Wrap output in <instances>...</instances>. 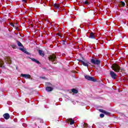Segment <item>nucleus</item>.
<instances>
[{
  "instance_id": "obj_8",
  "label": "nucleus",
  "mask_w": 128,
  "mask_h": 128,
  "mask_svg": "<svg viewBox=\"0 0 128 128\" xmlns=\"http://www.w3.org/2000/svg\"><path fill=\"white\" fill-rule=\"evenodd\" d=\"M21 76L24 78H30L31 76L28 74H21Z\"/></svg>"
},
{
  "instance_id": "obj_17",
  "label": "nucleus",
  "mask_w": 128,
  "mask_h": 128,
  "mask_svg": "<svg viewBox=\"0 0 128 128\" xmlns=\"http://www.w3.org/2000/svg\"><path fill=\"white\" fill-rule=\"evenodd\" d=\"M3 66H4V62H2V59H0V68H2Z\"/></svg>"
},
{
  "instance_id": "obj_24",
  "label": "nucleus",
  "mask_w": 128,
  "mask_h": 128,
  "mask_svg": "<svg viewBox=\"0 0 128 128\" xmlns=\"http://www.w3.org/2000/svg\"><path fill=\"white\" fill-rule=\"evenodd\" d=\"M84 128H86V127L88 126V124H84Z\"/></svg>"
},
{
  "instance_id": "obj_11",
  "label": "nucleus",
  "mask_w": 128,
  "mask_h": 128,
  "mask_svg": "<svg viewBox=\"0 0 128 128\" xmlns=\"http://www.w3.org/2000/svg\"><path fill=\"white\" fill-rule=\"evenodd\" d=\"M90 38H96V34H94V32H91L90 34Z\"/></svg>"
},
{
  "instance_id": "obj_3",
  "label": "nucleus",
  "mask_w": 128,
  "mask_h": 128,
  "mask_svg": "<svg viewBox=\"0 0 128 128\" xmlns=\"http://www.w3.org/2000/svg\"><path fill=\"white\" fill-rule=\"evenodd\" d=\"M91 62L93 64H100V60L96 58H92L91 59Z\"/></svg>"
},
{
  "instance_id": "obj_5",
  "label": "nucleus",
  "mask_w": 128,
  "mask_h": 128,
  "mask_svg": "<svg viewBox=\"0 0 128 128\" xmlns=\"http://www.w3.org/2000/svg\"><path fill=\"white\" fill-rule=\"evenodd\" d=\"M110 76L111 78H114V80H116V78H118V75H116V73H114V71L110 72Z\"/></svg>"
},
{
  "instance_id": "obj_14",
  "label": "nucleus",
  "mask_w": 128,
  "mask_h": 128,
  "mask_svg": "<svg viewBox=\"0 0 128 128\" xmlns=\"http://www.w3.org/2000/svg\"><path fill=\"white\" fill-rule=\"evenodd\" d=\"M68 120L69 122H70V124H74V120L72 118L68 119Z\"/></svg>"
},
{
  "instance_id": "obj_10",
  "label": "nucleus",
  "mask_w": 128,
  "mask_h": 128,
  "mask_svg": "<svg viewBox=\"0 0 128 128\" xmlns=\"http://www.w3.org/2000/svg\"><path fill=\"white\" fill-rule=\"evenodd\" d=\"M3 116L5 120H8L10 118V114L6 113L3 115Z\"/></svg>"
},
{
  "instance_id": "obj_27",
  "label": "nucleus",
  "mask_w": 128,
  "mask_h": 128,
  "mask_svg": "<svg viewBox=\"0 0 128 128\" xmlns=\"http://www.w3.org/2000/svg\"><path fill=\"white\" fill-rule=\"evenodd\" d=\"M42 78L46 79V78H44V77H42Z\"/></svg>"
},
{
  "instance_id": "obj_23",
  "label": "nucleus",
  "mask_w": 128,
  "mask_h": 128,
  "mask_svg": "<svg viewBox=\"0 0 128 128\" xmlns=\"http://www.w3.org/2000/svg\"><path fill=\"white\" fill-rule=\"evenodd\" d=\"M104 114H100V118H104Z\"/></svg>"
},
{
  "instance_id": "obj_1",
  "label": "nucleus",
  "mask_w": 128,
  "mask_h": 128,
  "mask_svg": "<svg viewBox=\"0 0 128 128\" xmlns=\"http://www.w3.org/2000/svg\"><path fill=\"white\" fill-rule=\"evenodd\" d=\"M112 68L116 72H120V66L116 64H113L112 66Z\"/></svg>"
},
{
  "instance_id": "obj_20",
  "label": "nucleus",
  "mask_w": 128,
  "mask_h": 128,
  "mask_svg": "<svg viewBox=\"0 0 128 128\" xmlns=\"http://www.w3.org/2000/svg\"><path fill=\"white\" fill-rule=\"evenodd\" d=\"M17 44H18V46H22V47L23 46L22 44L20 43V42L18 41H17Z\"/></svg>"
},
{
  "instance_id": "obj_22",
  "label": "nucleus",
  "mask_w": 128,
  "mask_h": 128,
  "mask_svg": "<svg viewBox=\"0 0 128 128\" xmlns=\"http://www.w3.org/2000/svg\"><path fill=\"white\" fill-rule=\"evenodd\" d=\"M84 4H90V2H88V0L84 2Z\"/></svg>"
},
{
  "instance_id": "obj_13",
  "label": "nucleus",
  "mask_w": 128,
  "mask_h": 128,
  "mask_svg": "<svg viewBox=\"0 0 128 128\" xmlns=\"http://www.w3.org/2000/svg\"><path fill=\"white\" fill-rule=\"evenodd\" d=\"M19 50H22V52H24L25 54H28V52H26V49H24V48H20Z\"/></svg>"
},
{
  "instance_id": "obj_7",
  "label": "nucleus",
  "mask_w": 128,
  "mask_h": 128,
  "mask_svg": "<svg viewBox=\"0 0 128 128\" xmlns=\"http://www.w3.org/2000/svg\"><path fill=\"white\" fill-rule=\"evenodd\" d=\"M5 62L6 63L8 64H12V60H10V57L5 58Z\"/></svg>"
},
{
  "instance_id": "obj_2",
  "label": "nucleus",
  "mask_w": 128,
  "mask_h": 128,
  "mask_svg": "<svg viewBox=\"0 0 128 128\" xmlns=\"http://www.w3.org/2000/svg\"><path fill=\"white\" fill-rule=\"evenodd\" d=\"M84 78L86 80H90V82H96V80L94 79V77L90 76L88 75L84 76Z\"/></svg>"
},
{
  "instance_id": "obj_12",
  "label": "nucleus",
  "mask_w": 128,
  "mask_h": 128,
  "mask_svg": "<svg viewBox=\"0 0 128 128\" xmlns=\"http://www.w3.org/2000/svg\"><path fill=\"white\" fill-rule=\"evenodd\" d=\"M38 52H39V54L41 56H44V51H42V50H39Z\"/></svg>"
},
{
  "instance_id": "obj_15",
  "label": "nucleus",
  "mask_w": 128,
  "mask_h": 128,
  "mask_svg": "<svg viewBox=\"0 0 128 128\" xmlns=\"http://www.w3.org/2000/svg\"><path fill=\"white\" fill-rule=\"evenodd\" d=\"M53 88L52 87H46V90H47V92H52V90Z\"/></svg>"
},
{
  "instance_id": "obj_16",
  "label": "nucleus",
  "mask_w": 128,
  "mask_h": 128,
  "mask_svg": "<svg viewBox=\"0 0 128 128\" xmlns=\"http://www.w3.org/2000/svg\"><path fill=\"white\" fill-rule=\"evenodd\" d=\"M72 92H73L74 94H78V91L77 90L73 88L72 90Z\"/></svg>"
},
{
  "instance_id": "obj_19",
  "label": "nucleus",
  "mask_w": 128,
  "mask_h": 128,
  "mask_svg": "<svg viewBox=\"0 0 128 128\" xmlns=\"http://www.w3.org/2000/svg\"><path fill=\"white\" fill-rule=\"evenodd\" d=\"M32 60L33 62H36V64H40V62H38V60H36L35 58H32Z\"/></svg>"
},
{
  "instance_id": "obj_21",
  "label": "nucleus",
  "mask_w": 128,
  "mask_h": 128,
  "mask_svg": "<svg viewBox=\"0 0 128 128\" xmlns=\"http://www.w3.org/2000/svg\"><path fill=\"white\" fill-rule=\"evenodd\" d=\"M120 4L122 6H126V3H124V2H121Z\"/></svg>"
},
{
  "instance_id": "obj_6",
  "label": "nucleus",
  "mask_w": 128,
  "mask_h": 128,
  "mask_svg": "<svg viewBox=\"0 0 128 128\" xmlns=\"http://www.w3.org/2000/svg\"><path fill=\"white\" fill-rule=\"evenodd\" d=\"M80 62L82 64H83L84 66H87V68L88 67V64H89L88 62V61H83V60H80Z\"/></svg>"
},
{
  "instance_id": "obj_25",
  "label": "nucleus",
  "mask_w": 128,
  "mask_h": 128,
  "mask_svg": "<svg viewBox=\"0 0 128 128\" xmlns=\"http://www.w3.org/2000/svg\"><path fill=\"white\" fill-rule=\"evenodd\" d=\"M22 2L26 3V2H28V0H22Z\"/></svg>"
},
{
  "instance_id": "obj_26",
  "label": "nucleus",
  "mask_w": 128,
  "mask_h": 128,
  "mask_svg": "<svg viewBox=\"0 0 128 128\" xmlns=\"http://www.w3.org/2000/svg\"><path fill=\"white\" fill-rule=\"evenodd\" d=\"M11 26H13L14 28V24H11Z\"/></svg>"
},
{
  "instance_id": "obj_18",
  "label": "nucleus",
  "mask_w": 128,
  "mask_h": 128,
  "mask_svg": "<svg viewBox=\"0 0 128 128\" xmlns=\"http://www.w3.org/2000/svg\"><path fill=\"white\" fill-rule=\"evenodd\" d=\"M54 8H60V4H54Z\"/></svg>"
},
{
  "instance_id": "obj_28",
  "label": "nucleus",
  "mask_w": 128,
  "mask_h": 128,
  "mask_svg": "<svg viewBox=\"0 0 128 128\" xmlns=\"http://www.w3.org/2000/svg\"><path fill=\"white\" fill-rule=\"evenodd\" d=\"M26 126V124H23V126Z\"/></svg>"
},
{
  "instance_id": "obj_4",
  "label": "nucleus",
  "mask_w": 128,
  "mask_h": 128,
  "mask_svg": "<svg viewBox=\"0 0 128 128\" xmlns=\"http://www.w3.org/2000/svg\"><path fill=\"white\" fill-rule=\"evenodd\" d=\"M49 60L50 62H54L56 60V55H51L48 57Z\"/></svg>"
},
{
  "instance_id": "obj_9",
  "label": "nucleus",
  "mask_w": 128,
  "mask_h": 128,
  "mask_svg": "<svg viewBox=\"0 0 128 128\" xmlns=\"http://www.w3.org/2000/svg\"><path fill=\"white\" fill-rule=\"evenodd\" d=\"M100 112H102L103 114H104L106 116H110V112H106V110H104L102 109L100 110Z\"/></svg>"
}]
</instances>
